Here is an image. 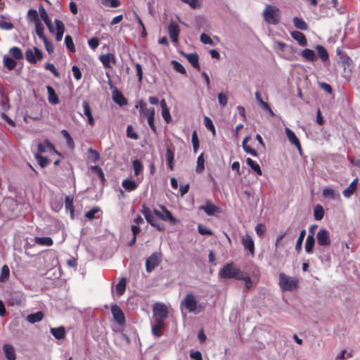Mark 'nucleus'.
I'll return each instance as SVG.
<instances>
[{"mask_svg":"<svg viewBox=\"0 0 360 360\" xmlns=\"http://www.w3.org/2000/svg\"><path fill=\"white\" fill-rule=\"evenodd\" d=\"M278 285L283 291L292 292L299 288V279L281 272L278 275Z\"/></svg>","mask_w":360,"mask_h":360,"instance_id":"nucleus-1","label":"nucleus"},{"mask_svg":"<svg viewBox=\"0 0 360 360\" xmlns=\"http://www.w3.org/2000/svg\"><path fill=\"white\" fill-rule=\"evenodd\" d=\"M243 272L239 268H236L233 262H230L223 266L219 272V276L224 279L238 280Z\"/></svg>","mask_w":360,"mask_h":360,"instance_id":"nucleus-2","label":"nucleus"},{"mask_svg":"<svg viewBox=\"0 0 360 360\" xmlns=\"http://www.w3.org/2000/svg\"><path fill=\"white\" fill-rule=\"evenodd\" d=\"M263 18L267 23L277 25L280 21V10L275 6L267 5L264 10Z\"/></svg>","mask_w":360,"mask_h":360,"instance_id":"nucleus-3","label":"nucleus"},{"mask_svg":"<svg viewBox=\"0 0 360 360\" xmlns=\"http://www.w3.org/2000/svg\"><path fill=\"white\" fill-rule=\"evenodd\" d=\"M155 321H164L168 316V308L163 303H155L153 308Z\"/></svg>","mask_w":360,"mask_h":360,"instance_id":"nucleus-4","label":"nucleus"},{"mask_svg":"<svg viewBox=\"0 0 360 360\" xmlns=\"http://www.w3.org/2000/svg\"><path fill=\"white\" fill-rule=\"evenodd\" d=\"M25 58L26 60L32 64H36L37 60H40L43 58V53L37 47H33V49H28L25 51Z\"/></svg>","mask_w":360,"mask_h":360,"instance_id":"nucleus-5","label":"nucleus"},{"mask_svg":"<svg viewBox=\"0 0 360 360\" xmlns=\"http://www.w3.org/2000/svg\"><path fill=\"white\" fill-rule=\"evenodd\" d=\"M161 262V255L160 253H153L146 261V270L150 273L154 270Z\"/></svg>","mask_w":360,"mask_h":360,"instance_id":"nucleus-6","label":"nucleus"},{"mask_svg":"<svg viewBox=\"0 0 360 360\" xmlns=\"http://www.w3.org/2000/svg\"><path fill=\"white\" fill-rule=\"evenodd\" d=\"M181 304L189 312H194L197 309V301L195 296L191 293H188L186 295L184 299L181 300Z\"/></svg>","mask_w":360,"mask_h":360,"instance_id":"nucleus-7","label":"nucleus"},{"mask_svg":"<svg viewBox=\"0 0 360 360\" xmlns=\"http://www.w3.org/2000/svg\"><path fill=\"white\" fill-rule=\"evenodd\" d=\"M154 213L158 218L164 221H168L171 223H174L175 221V219L172 216V213L165 207H161L160 210H155Z\"/></svg>","mask_w":360,"mask_h":360,"instance_id":"nucleus-8","label":"nucleus"},{"mask_svg":"<svg viewBox=\"0 0 360 360\" xmlns=\"http://www.w3.org/2000/svg\"><path fill=\"white\" fill-rule=\"evenodd\" d=\"M111 312L115 321L122 325L125 322V317L122 310L119 306L115 304L111 307Z\"/></svg>","mask_w":360,"mask_h":360,"instance_id":"nucleus-9","label":"nucleus"},{"mask_svg":"<svg viewBox=\"0 0 360 360\" xmlns=\"http://www.w3.org/2000/svg\"><path fill=\"white\" fill-rule=\"evenodd\" d=\"M241 243L245 248V249L248 250L251 255H254L255 254V243L252 237L245 234L243 236Z\"/></svg>","mask_w":360,"mask_h":360,"instance_id":"nucleus-10","label":"nucleus"},{"mask_svg":"<svg viewBox=\"0 0 360 360\" xmlns=\"http://www.w3.org/2000/svg\"><path fill=\"white\" fill-rule=\"evenodd\" d=\"M200 209L204 210L210 216L220 212V208L214 205L211 201H206L205 204L200 206Z\"/></svg>","mask_w":360,"mask_h":360,"instance_id":"nucleus-11","label":"nucleus"},{"mask_svg":"<svg viewBox=\"0 0 360 360\" xmlns=\"http://www.w3.org/2000/svg\"><path fill=\"white\" fill-rule=\"evenodd\" d=\"M168 32L172 41L174 43H176L179 39V26L176 22H172L168 26Z\"/></svg>","mask_w":360,"mask_h":360,"instance_id":"nucleus-12","label":"nucleus"},{"mask_svg":"<svg viewBox=\"0 0 360 360\" xmlns=\"http://www.w3.org/2000/svg\"><path fill=\"white\" fill-rule=\"evenodd\" d=\"M318 243L321 246H326L330 243V239L328 231L326 230H321L317 233Z\"/></svg>","mask_w":360,"mask_h":360,"instance_id":"nucleus-13","label":"nucleus"},{"mask_svg":"<svg viewBox=\"0 0 360 360\" xmlns=\"http://www.w3.org/2000/svg\"><path fill=\"white\" fill-rule=\"evenodd\" d=\"M99 59L105 68H111L110 63H115L116 62L115 56L113 53L102 54Z\"/></svg>","mask_w":360,"mask_h":360,"instance_id":"nucleus-14","label":"nucleus"},{"mask_svg":"<svg viewBox=\"0 0 360 360\" xmlns=\"http://www.w3.org/2000/svg\"><path fill=\"white\" fill-rule=\"evenodd\" d=\"M0 96H1V102L0 105L3 110H8L11 108L9 98L8 95V92L6 89L1 87L0 89Z\"/></svg>","mask_w":360,"mask_h":360,"instance_id":"nucleus-15","label":"nucleus"},{"mask_svg":"<svg viewBox=\"0 0 360 360\" xmlns=\"http://www.w3.org/2000/svg\"><path fill=\"white\" fill-rule=\"evenodd\" d=\"M285 134H286L288 141L292 144L295 146L300 151H301V150H302L301 144H300L299 139L296 136L295 134L288 127H286L285 129Z\"/></svg>","mask_w":360,"mask_h":360,"instance_id":"nucleus-16","label":"nucleus"},{"mask_svg":"<svg viewBox=\"0 0 360 360\" xmlns=\"http://www.w3.org/2000/svg\"><path fill=\"white\" fill-rule=\"evenodd\" d=\"M3 351L7 360H16V354L13 347L8 343L3 346Z\"/></svg>","mask_w":360,"mask_h":360,"instance_id":"nucleus-17","label":"nucleus"},{"mask_svg":"<svg viewBox=\"0 0 360 360\" xmlns=\"http://www.w3.org/2000/svg\"><path fill=\"white\" fill-rule=\"evenodd\" d=\"M358 182L359 179L357 178L354 179L349 186L343 191L342 194L345 198H350L356 192Z\"/></svg>","mask_w":360,"mask_h":360,"instance_id":"nucleus-18","label":"nucleus"},{"mask_svg":"<svg viewBox=\"0 0 360 360\" xmlns=\"http://www.w3.org/2000/svg\"><path fill=\"white\" fill-rule=\"evenodd\" d=\"M82 106L84 108V114L86 116L89 124L91 126H94L95 122L92 115L91 108L90 107L89 103L86 101H84L82 103Z\"/></svg>","mask_w":360,"mask_h":360,"instance_id":"nucleus-19","label":"nucleus"},{"mask_svg":"<svg viewBox=\"0 0 360 360\" xmlns=\"http://www.w3.org/2000/svg\"><path fill=\"white\" fill-rule=\"evenodd\" d=\"M291 37L296 40L298 44L302 46H305L307 45V41L305 35L299 31H293L290 33Z\"/></svg>","mask_w":360,"mask_h":360,"instance_id":"nucleus-20","label":"nucleus"},{"mask_svg":"<svg viewBox=\"0 0 360 360\" xmlns=\"http://www.w3.org/2000/svg\"><path fill=\"white\" fill-rule=\"evenodd\" d=\"M155 324L152 326L153 335L155 337H160L162 335V330L165 326V323L161 321H155Z\"/></svg>","mask_w":360,"mask_h":360,"instance_id":"nucleus-21","label":"nucleus"},{"mask_svg":"<svg viewBox=\"0 0 360 360\" xmlns=\"http://www.w3.org/2000/svg\"><path fill=\"white\" fill-rule=\"evenodd\" d=\"M33 240L34 244H37L41 246H51L53 244V241L51 237L36 236Z\"/></svg>","mask_w":360,"mask_h":360,"instance_id":"nucleus-22","label":"nucleus"},{"mask_svg":"<svg viewBox=\"0 0 360 360\" xmlns=\"http://www.w3.org/2000/svg\"><path fill=\"white\" fill-rule=\"evenodd\" d=\"M147 120L148 125L150 126L151 130L153 133H156V127L155 126L154 120H155V109L153 108H150L147 111Z\"/></svg>","mask_w":360,"mask_h":360,"instance_id":"nucleus-23","label":"nucleus"},{"mask_svg":"<svg viewBox=\"0 0 360 360\" xmlns=\"http://www.w3.org/2000/svg\"><path fill=\"white\" fill-rule=\"evenodd\" d=\"M39 12H40V16H41V19L44 20V23L48 27L49 31L51 32H53V27L52 26L51 21L49 18L47 12L46 11V10L44 9V8L43 6L40 7Z\"/></svg>","mask_w":360,"mask_h":360,"instance_id":"nucleus-24","label":"nucleus"},{"mask_svg":"<svg viewBox=\"0 0 360 360\" xmlns=\"http://www.w3.org/2000/svg\"><path fill=\"white\" fill-rule=\"evenodd\" d=\"M50 331L51 333L57 340H62L65 337V330L63 326H60L58 328H51Z\"/></svg>","mask_w":360,"mask_h":360,"instance_id":"nucleus-25","label":"nucleus"},{"mask_svg":"<svg viewBox=\"0 0 360 360\" xmlns=\"http://www.w3.org/2000/svg\"><path fill=\"white\" fill-rule=\"evenodd\" d=\"M337 54L339 56V60L345 65L349 66L352 63V59L347 53L340 49H337Z\"/></svg>","mask_w":360,"mask_h":360,"instance_id":"nucleus-26","label":"nucleus"},{"mask_svg":"<svg viewBox=\"0 0 360 360\" xmlns=\"http://www.w3.org/2000/svg\"><path fill=\"white\" fill-rule=\"evenodd\" d=\"M301 56L309 62H314L317 59L315 52L309 49H304L301 53Z\"/></svg>","mask_w":360,"mask_h":360,"instance_id":"nucleus-27","label":"nucleus"},{"mask_svg":"<svg viewBox=\"0 0 360 360\" xmlns=\"http://www.w3.org/2000/svg\"><path fill=\"white\" fill-rule=\"evenodd\" d=\"M316 50L318 52L320 59L323 62H326L328 60L329 55H328L327 50L325 49L324 46H323L322 45H317L316 46Z\"/></svg>","mask_w":360,"mask_h":360,"instance_id":"nucleus-28","label":"nucleus"},{"mask_svg":"<svg viewBox=\"0 0 360 360\" xmlns=\"http://www.w3.org/2000/svg\"><path fill=\"white\" fill-rule=\"evenodd\" d=\"M46 89L49 94V102L54 105L58 104L59 103V98L56 95L54 89L50 86H48Z\"/></svg>","mask_w":360,"mask_h":360,"instance_id":"nucleus-29","label":"nucleus"},{"mask_svg":"<svg viewBox=\"0 0 360 360\" xmlns=\"http://www.w3.org/2000/svg\"><path fill=\"white\" fill-rule=\"evenodd\" d=\"M186 57L192 66L198 70H200V64L198 61V56L197 53H188Z\"/></svg>","mask_w":360,"mask_h":360,"instance_id":"nucleus-30","label":"nucleus"},{"mask_svg":"<svg viewBox=\"0 0 360 360\" xmlns=\"http://www.w3.org/2000/svg\"><path fill=\"white\" fill-rule=\"evenodd\" d=\"M44 318L42 311H37L34 314H30L27 316V320L31 323H34L41 321Z\"/></svg>","mask_w":360,"mask_h":360,"instance_id":"nucleus-31","label":"nucleus"},{"mask_svg":"<svg viewBox=\"0 0 360 360\" xmlns=\"http://www.w3.org/2000/svg\"><path fill=\"white\" fill-rule=\"evenodd\" d=\"M112 98L114 101L120 105H124L127 103V99L120 91H115L113 93Z\"/></svg>","mask_w":360,"mask_h":360,"instance_id":"nucleus-32","label":"nucleus"},{"mask_svg":"<svg viewBox=\"0 0 360 360\" xmlns=\"http://www.w3.org/2000/svg\"><path fill=\"white\" fill-rule=\"evenodd\" d=\"M122 185L127 191H134L138 187V184L134 180L128 179L123 180Z\"/></svg>","mask_w":360,"mask_h":360,"instance_id":"nucleus-33","label":"nucleus"},{"mask_svg":"<svg viewBox=\"0 0 360 360\" xmlns=\"http://www.w3.org/2000/svg\"><path fill=\"white\" fill-rule=\"evenodd\" d=\"M166 158L167 162L168 167L172 171L174 170V151L169 148H167L166 151Z\"/></svg>","mask_w":360,"mask_h":360,"instance_id":"nucleus-34","label":"nucleus"},{"mask_svg":"<svg viewBox=\"0 0 360 360\" xmlns=\"http://www.w3.org/2000/svg\"><path fill=\"white\" fill-rule=\"evenodd\" d=\"M246 163L258 175L261 176L262 174V172L260 168V166L257 162H255L253 160H252L250 158H248L246 159Z\"/></svg>","mask_w":360,"mask_h":360,"instance_id":"nucleus-35","label":"nucleus"},{"mask_svg":"<svg viewBox=\"0 0 360 360\" xmlns=\"http://www.w3.org/2000/svg\"><path fill=\"white\" fill-rule=\"evenodd\" d=\"M293 23L295 27L301 30H307L308 29L307 24L302 19L298 17L293 18Z\"/></svg>","mask_w":360,"mask_h":360,"instance_id":"nucleus-36","label":"nucleus"},{"mask_svg":"<svg viewBox=\"0 0 360 360\" xmlns=\"http://www.w3.org/2000/svg\"><path fill=\"white\" fill-rule=\"evenodd\" d=\"M65 209L67 211H69L71 215V217H74V205H73V198L70 196L65 197Z\"/></svg>","mask_w":360,"mask_h":360,"instance_id":"nucleus-37","label":"nucleus"},{"mask_svg":"<svg viewBox=\"0 0 360 360\" xmlns=\"http://www.w3.org/2000/svg\"><path fill=\"white\" fill-rule=\"evenodd\" d=\"M101 212H101V209L98 207H94L91 210H89L88 212H86L85 217L88 219L91 220V219H93L94 218L100 217L99 215L96 216V214H98V213L101 214Z\"/></svg>","mask_w":360,"mask_h":360,"instance_id":"nucleus-38","label":"nucleus"},{"mask_svg":"<svg viewBox=\"0 0 360 360\" xmlns=\"http://www.w3.org/2000/svg\"><path fill=\"white\" fill-rule=\"evenodd\" d=\"M38 151L40 153H43L46 151V148H49L50 150H54V146L49 142V141H46L44 142V143H39L37 146Z\"/></svg>","mask_w":360,"mask_h":360,"instance_id":"nucleus-39","label":"nucleus"},{"mask_svg":"<svg viewBox=\"0 0 360 360\" xmlns=\"http://www.w3.org/2000/svg\"><path fill=\"white\" fill-rule=\"evenodd\" d=\"M9 53L13 57L17 60H21L23 58V54L21 49L19 47L13 46L10 49Z\"/></svg>","mask_w":360,"mask_h":360,"instance_id":"nucleus-40","label":"nucleus"},{"mask_svg":"<svg viewBox=\"0 0 360 360\" xmlns=\"http://www.w3.org/2000/svg\"><path fill=\"white\" fill-rule=\"evenodd\" d=\"M126 278H122L116 285V290L119 295H122L124 294L126 290Z\"/></svg>","mask_w":360,"mask_h":360,"instance_id":"nucleus-41","label":"nucleus"},{"mask_svg":"<svg viewBox=\"0 0 360 360\" xmlns=\"http://www.w3.org/2000/svg\"><path fill=\"white\" fill-rule=\"evenodd\" d=\"M238 281H244L245 283V287L248 290H250L252 287V281L250 276L245 272H243L240 277L238 278Z\"/></svg>","mask_w":360,"mask_h":360,"instance_id":"nucleus-42","label":"nucleus"},{"mask_svg":"<svg viewBox=\"0 0 360 360\" xmlns=\"http://www.w3.org/2000/svg\"><path fill=\"white\" fill-rule=\"evenodd\" d=\"M4 63L9 70H13L17 65V63L14 60V59L8 56L4 57Z\"/></svg>","mask_w":360,"mask_h":360,"instance_id":"nucleus-43","label":"nucleus"},{"mask_svg":"<svg viewBox=\"0 0 360 360\" xmlns=\"http://www.w3.org/2000/svg\"><path fill=\"white\" fill-rule=\"evenodd\" d=\"M314 215L316 220H321L323 218L324 210L321 205H317L314 207Z\"/></svg>","mask_w":360,"mask_h":360,"instance_id":"nucleus-44","label":"nucleus"},{"mask_svg":"<svg viewBox=\"0 0 360 360\" xmlns=\"http://www.w3.org/2000/svg\"><path fill=\"white\" fill-rule=\"evenodd\" d=\"M10 275V270L6 264L3 265L1 270L0 282H5L8 279Z\"/></svg>","mask_w":360,"mask_h":360,"instance_id":"nucleus-45","label":"nucleus"},{"mask_svg":"<svg viewBox=\"0 0 360 360\" xmlns=\"http://www.w3.org/2000/svg\"><path fill=\"white\" fill-rule=\"evenodd\" d=\"M205 169V159L203 153H201L197 159L196 172L200 173Z\"/></svg>","mask_w":360,"mask_h":360,"instance_id":"nucleus-46","label":"nucleus"},{"mask_svg":"<svg viewBox=\"0 0 360 360\" xmlns=\"http://www.w3.org/2000/svg\"><path fill=\"white\" fill-rule=\"evenodd\" d=\"M323 195L325 198H329L334 200L338 196V194L336 193L335 190L330 188H326L323 190Z\"/></svg>","mask_w":360,"mask_h":360,"instance_id":"nucleus-47","label":"nucleus"},{"mask_svg":"<svg viewBox=\"0 0 360 360\" xmlns=\"http://www.w3.org/2000/svg\"><path fill=\"white\" fill-rule=\"evenodd\" d=\"M13 24L11 22L6 21L4 16L1 17L0 20V29L4 30H11L13 28Z\"/></svg>","mask_w":360,"mask_h":360,"instance_id":"nucleus-48","label":"nucleus"},{"mask_svg":"<svg viewBox=\"0 0 360 360\" xmlns=\"http://www.w3.org/2000/svg\"><path fill=\"white\" fill-rule=\"evenodd\" d=\"M65 44L67 49L70 51L72 53L75 52V47L72 40V38L70 35H66L65 37Z\"/></svg>","mask_w":360,"mask_h":360,"instance_id":"nucleus-49","label":"nucleus"},{"mask_svg":"<svg viewBox=\"0 0 360 360\" xmlns=\"http://www.w3.org/2000/svg\"><path fill=\"white\" fill-rule=\"evenodd\" d=\"M139 108V113L141 117L147 116V111L149 108H147V104L142 100L138 102L136 108Z\"/></svg>","mask_w":360,"mask_h":360,"instance_id":"nucleus-50","label":"nucleus"},{"mask_svg":"<svg viewBox=\"0 0 360 360\" xmlns=\"http://www.w3.org/2000/svg\"><path fill=\"white\" fill-rule=\"evenodd\" d=\"M23 297L22 295L13 296L9 298L8 304L11 306H20L22 303Z\"/></svg>","mask_w":360,"mask_h":360,"instance_id":"nucleus-51","label":"nucleus"},{"mask_svg":"<svg viewBox=\"0 0 360 360\" xmlns=\"http://www.w3.org/2000/svg\"><path fill=\"white\" fill-rule=\"evenodd\" d=\"M314 238L312 236H308L305 243L306 252L310 253L314 245Z\"/></svg>","mask_w":360,"mask_h":360,"instance_id":"nucleus-52","label":"nucleus"},{"mask_svg":"<svg viewBox=\"0 0 360 360\" xmlns=\"http://www.w3.org/2000/svg\"><path fill=\"white\" fill-rule=\"evenodd\" d=\"M204 124L207 129H209L210 131H212L213 135H215V134H216L215 127H214V125L212 120L210 117H208L207 116L205 117Z\"/></svg>","mask_w":360,"mask_h":360,"instance_id":"nucleus-53","label":"nucleus"},{"mask_svg":"<svg viewBox=\"0 0 360 360\" xmlns=\"http://www.w3.org/2000/svg\"><path fill=\"white\" fill-rule=\"evenodd\" d=\"M27 17L30 20L34 21V23L41 22L39 18V15L35 9L30 8L27 12Z\"/></svg>","mask_w":360,"mask_h":360,"instance_id":"nucleus-54","label":"nucleus"},{"mask_svg":"<svg viewBox=\"0 0 360 360\" xmlns=\"http://www.w3.org/2000/svg\"><path fill=\"white\" fill-rule=\"evenodd\" d=\"M35 30L37 34L40 39L43 40L44 38H46L44 33V27L41 22L35 24Z\"/></svg>","mask_w":360,"mask_h":360,"instance_id":"nucleus-55","label":"nucleus"},{"mask_svg":"<svg viewBox=\"0 0 360 360\" xmlns=\"http://www.w3.org/2000/svg\"><path fill=\"white\" fill-rule=\"evenodd\" d=\"M305 235H306V231L305 230H302L300 233V236L297 240V242H296V245H295V249L297 251L300 252L302 249V243H303V240H304V238L305 237Z\"/></svg>","mask_w":360,"mask_h":360,"instance_id":"nucleus-56","label":"nucleus"},{"mask_svg":"<svg viewBox=\"0 0 360 360\" xmlns=\"http://www.w3.org/2000/svg\"><path fill=\"white\" fill-rule=\"evenodd\" d=\"M132 164H133L134 174L136 176L139 175L143 170L142 163L139 160H135L134 161H133Z\"/></svg>","mask_w":360,"mask_h":360,"instance_id":"nucleus-57","label":"nucleus"},{"mask_svg":"<svg viewBox=\"0 0 360 360\" xmlns=\"http://www.w3.org/2000/svg\"><path fill=\"white\" fill-rule=\"evenodd\" d=\"M61 133L63 135L64 138L66 139L68 146L70 148H73L75 147L74 141L68 131L65 129H63L62 130Z\"/></svg>","mask_w":360,"mask_h":360,"instance_id":"nucleus-58","label":"nucleus"},{"mask_svg":"<svg viewBox=\"0 0 360 360\" xmlns=\"http://www.w3.org/2000/svg\"><path fill=\"white\" fill-rule=\"evenodd\" d=\"M172 64L173 66V68L178 72L181 74H186V71L184 67L178 61L176 60H172Z\"/></svg>","mask_w":360,"mask_h":360,"instance_id":"nucleus-59","label":"nucleus"},{"mask_svg":"<svg viewBox=\"0 0 360 360\" xmlns=\"http://www.w3.org/2000/svg\"><path fill=\"white\" fill-rule=\"evenodd\" d=\"M102 4L105 6L117 8L120 6L121 4L119 0H102Z\"/></svg>","mask_w":360,"mask_h":360,"instance_id":"nucleus-60","label":"nucleus"},{"mask_svg":"<svg viewBox=\"0 0 360 360\" xmlns=\"http://www.w3.org/2000/svg\"><path fill=\"white\" fill-rule=\"evenodd\" d=\"M191 141L193 143V150L195 153H196L199 148V140L198 138L197 132L195 131L192 133Z\"/></svg>","mask_w":360,"mask_h":360,"instance_id":"nucleus-61","label":"nucleus"},{"mask_svg":"<svg viewBox=\"0 0 360 360\" xmlns=\"http://www.w3.org/2000/svg\"><path fill=\"white\" fill-rule=\"evenodd\" d=\"M44 68L46 70L51 71L56 77H60V74L53 64L48 63L45 65Z\"/></svg>","mask_w":360,"mask_h":360,"instance_id":"nucleus-62","label":"nucleus"},{"mask_svg":"<svg viewBox=\"0 0 360 360\" xmlns=\"http://www.w3.org/2000/svg\"><path fill=\"white\" fill-rule=\"evenodd\" d=\"M127 135L128 137L137 140L139 139L138 134L134 131V128L131 125H129L127 128Z\"/></svg>","mask_w":360,"mask_h":360,"instance_id":"nucleus-63","label":"nucleus"},{"mask_svg":"<svg viewBox=\"0 0 360 360\" xmlns=\"http://www.w3.org/2000/svg\"><path fill=\"white\" fill-rule=\"evenodd\" d=\"M217 98H218L219 103L221 106H225L227 104L228 97H227L226 94H225L222 92L219 93L217 95Z\"/></svg>","mask_w":360,"mask_h":360,"instance_id":"nucleus-64","label":"nucleus"}]
</instances>
